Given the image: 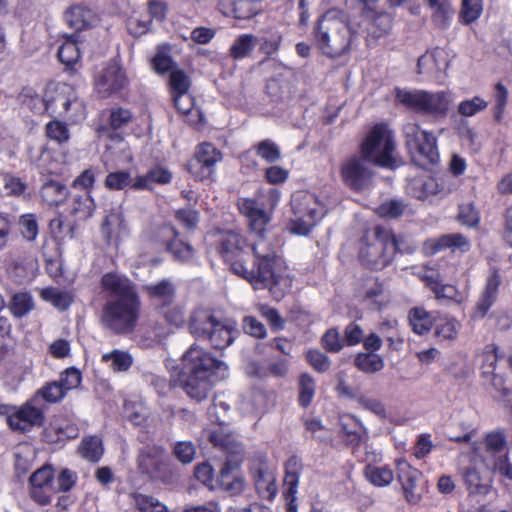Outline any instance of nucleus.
<instances>
[{
	"mask_svg": "<svg viewBox=\"0 0 512 512\" xmlns=\"http://www.w3.org/2000/svg\"><path fill=\"white\" fill-rule=\"evenodd\" d=\"M457 333V322L454 319H447L435 326V335L442 340H453Z\"/></svg>",
	"mask_w": 512,
	"mask_h": 512,
	"instance_id": "nucleus-59",
	"label": "nucleus"
},
{
	"mask_svg": "<svg viewBox=\"0 0 512 512\" xmlns=\"http://www.w3.org/2000/svg\"><path fill=\"white\" fill-rule=\"evenodd\" d=\"M53 479V470L49 466H44L36 470L29 479L30 485L42 487H51Z\"/></svg>",
	"mask_w": 512,
	"mask_h": 512,
	"instance_id": "nucleus-63",
	"label": "nucleus"
},
{
	"mask_svg": "<svg viewBox=\"0 0 512 512\" xmlns=\"http://www.w3.org/2000/svg\"><path fill=\"white\" fill-rule=\"evenodd\" d=\"M64 17L67 24L76 31H81L91 27L96 20V14L94 11L82 4L71 6L65 12Z\"/></svg>",
	"mask_w": 512,
	"mask_h": 512,
	"instance_id": "nucleus-23",
	"label": "nucleus"
},
{
	"mask_svg": "<svg viewBox=\"0 0 512 512\" xmlns=\"http://www.w3.org/2000/svg\"><path fill=\"white\" fill-rule=\"evenodd\" d=\"M254 262L248 266V272L254 276H245L255 289H269L276 300H281L290 287V280L275 269L276 247L265 235L256 236L251 246Z\"/></svg>",
	"mask_w": 512,
	"mask_h": 512,
	"instance_id": "nucleus-3",
	"label": "nucleus"
},
{
	"mask_svg": "<svg viewBox=\"0 0 512 512\" xmlns=\"http://www.w3.org/2000/svg\"><path fill=\"white\" fill-rule=\"evenodd\" d=\"M210 442L223 450L226 460L222 465L217 478L218 486L231 495L240 494L245 487V480L240 473V466L243 461V446L237 437L219 427L209 434Z\"/></svg>",
	"mask_w": 512,
	"mask_h": 512,
	"instance_id": "nucleus-4",
	"label": "nucleus"
},
{
	"mask_svg": "<svg viewBox=\"0 0 512 512\" xmlns=\"http://www.w3.org/2000/svg\"><path fill=\"white\" fill-rule=\"evenodd\" d=\"M134 503L140 512H167L166 506L152 496L135 494Z\"/></svg>",
	"mask_w": 512,
	"mask_h": 512,
	"instance_id": "nucleus-45",
	"label": "nucleus"
},
{
	"mask_svg": "<svg viewBox=\"0 0 512 512\" xmlns=\"http://www.w3.org/2000/svg\"><path fill=\"white\" fill-rule=\"evenodd\" d=\"M95 210V203L88 191H84L82 194L77 195L74 198V205L72 208V214L78 216L82 220L90 218Z\"/></svg>",
	"mask_w": 512,
	"mask_h": 512,
	"instance_id": "nucleus-39",
	"label": "nucleus"
},
{
	"mask_svg": "<svg viewBox=\"0 0 512 512\" xmlns=\"http://www.w3.org/2000/svg\"><path fill=\"white\" fill-rule=\"evenodd\" d=\"M266 92L272 101H283L291 96L289 83L278 78H272L267 81Z\"/></svg>",
	"mask_w": 512,
	"mask_h": 512,
	"instance_id": "nucleus-42",
	"label": "nucleus"
},
{
	"mask_svg": "<svg viewBox=\"0 0 512 512\" xmlns=\"http://www.w3.org/2000/svg\"><path fill=\"white\" fill-rule=\"evenodd\" d=\"M422 473L411 467L406 461L397 463V479L402 486L405 499L411 504H417L421 498L423 489L419 486Z\"/></svg>",
	"mask_w": 512,
	"mask_h": 512,
	"instance_id": "nucleus-16",
	"label": "nucleus"
},
{
	"mask_svg": "<svg viewBox=\"0 0 512 512\" xmlns=\"http://www.w3.org/2000/svg\"><path fill=\"white\" fill-rule=\"evenodd\" d=\"M43 399L50 403H56L65 397L66 392L59 381L47 383L41 390L38 391Z\"/></svg>",
	"mask_w": 512,
	"mask_h": 512,
	"instance_id": "nucleus-54",
	"label": "nucleus"
},
{
	"mask_svg": "<svg viewBox=\"0 0 512 512\" xmlns=\"http://www.w3.org/2000/svg\"><path fill=\"white\" fill-rule=\"evenodd\" d=\"M366 479L374 486L384 487L389 485L394 478L393 472L386 466L377 467L367 465L364 470Z\"/></svg>",
	"mask_w": 512,
	"mask_h": 512,
	"instance_id": "nucleus-36",
	"label": "nucleus"
},
{
	"mask_svg": "<svg viewBox=\"0 0 512 512\" xmlns=\"http://www.w3.org/2000/svg\"><path fill=\"white\" fill-rule=\"evenodd\" d=\"M257 154L266 162L274 163L281 158L279 147L271 140H263L256 145Z\"/></svg>",
	"mask_w": 512,
	"mask_h": 512,
	"instance_id": "nucleus-49",
	"label": "nucleus"
},
{
	"mask_svg": "<svg viewBox=\"0 0 512 512\" xmlns=\"http://www.w3.org/2000/svg\"><path fill=\"white\" fill-rule=\"evenodd\" d=\"M145 291L152 300L156 301L162 307L172 305L176 294L175 285L169 279H163L158 283L146 285Z\"/></svg>",
	"mask_w": 512,
	"mask_h": 512,
	"instance_id": "nucleus-24",
	"label": "nucleus"
},
{
	"mask_svg": "<svg viewBox=\"0 0 512 512\" xmlns=\"http://www.w3.org/2000/svg\"><path fill=\"white\" fill-rule=\"evenodd\" d=\"M408 319L412 330L418 335L428 333L434 323V317L421 307H414L409 311Z\"/></svg>",
	"mask_w": 512,
	"mask_h": 512,
	"instance_id": "nucleus-31",
	"label": "nucleus"
},
{
	"mask_svg": "<svg viewBox=\"0 0 512 512\" xmlns=\"http://www.w3.org/2000/svg\"><path fill=\"white\" fill-rule=\"evenodd\" d=\"M227 369L225 362L194 344L182 356L178 383L191 399L201 402L210 391V377L224 378Z\"/></svg>",
	"mask_w": 512,
	"mask_h": 512,
	"instance_id": "nucleus-2",
	"label": "nucleus"
},
{
	"mask_svg": "<svg viewBox=\"0 0 512 512\" xmlns=\"http://www.w3.org/2000/svg\"><path fill=\"white\" fill-rule=\"evenodd\" d=\"M157 239L176 260L188 262L192 259L194 255L193 247L178 238V232L172 225L164 224L159 227Z\"/></svg>",
	"mask_w": 512,
	"mask_h": 512,
	"instance_id": "nucleus-14",
	"label": "nucleus"
},
{
	"mask_svg": "<svg viewBox=\"0 0 512 512\" xmlns=\"http://www.w3.org/2000/svg\"><path fill=\"white\" fill-rule=\"evenodd\" d=\"M291 206L294 213L291 230L299 235H307L320 220L326 210L318 197L309 191H297L292 195Z\"/></svg>",
	"mask_w": 512,
	"mask_h": 512,
	"instance_id": "nucleus-10",
	"label": "nucleus"
},
{
	"mask_svg": "<svg viewBox=\"0 0 512 512\" xmlns=\"http://www.w3.org/2000/svg\"><path fill=\"white\" fill-rule=\"evenodd\" d=\"M46 135L51 140H55L58 143H64L69 139V130L65 123L53 120L46 125Z\"/></svg>",
	"mask_w": 512,
	"mask_h": 512,
	"instance_id": "nucleus-52",
	"label": "nucleus"
},
{
	"mask_svg": "<svg viewBox=\"0 0 512 512\" xmlns=\"http://www.w3.org/2000/svg\"><path fill=\"white\" fill-rule=\"evenodd\" d=\"M41 296L45 301L63 311L67 310L73 302V296L70 292L53 287L43 289Z\"/></svg>",
	"mask_w": 512,
	"mask_h": 512,
	"instance_id": "nucleus-34",
	"label": "nucleus"
},
{
	"mask_svg": "<svg viewBox=\"0 0 512 512\" xmlns=\"http://www.w3.org/2000/svg\"><path fill=\"white\" fill-rule=\"evenodd\" d=\"M218 322L210 310L199 308L190 317L189 329L194 337L206 340Z\"/></svg>",
	"mask_w": 512,
	"mask_h": 512,
	"instance_id": "nucleus-20",
	"label": "nucleus"
},
{
	"mask_svg": "<svg viewBox=\"0 0 512 512\" xmlns=\"http://www.w3.org/2000/svg\"><path fill=\"white\" fill-rule=\"evenodd\" d=\"M487 106V101L479 96H475L472 99L460 102L458 106V113L465 117H472L478 112L485 110Z\"/></svg>",
	"mask_w": 512,
	"mask_h": 512,
	"instance_id": "nucleus-48",
	"label": "nucleus"
},
{
	"mask_svg": "<svg viewBox=\"0 0 512 512\" xmlns=\"http://www.w3.org/2000/svg\"><path fill=\"white\" fill-rule=\"evenodd\" d=\"M126 83L125 72L116 63L108 64L95 78L96 91L103 98L120 91Z\"/></svg>",
	"mask_w": 512,
	"mask_h": 512,
	"instance_id": "nucleus-15",
	"label": "nucleus"
},
{
	"mask_svg": "<svg viewBox=\"0 0 512 512\" xmlns=\"http://www.w3.org/2000/svg\"><path fill=\"white\" fill-rule=\"evenodd\" d=\"M276 479L273 473L265 468H258L255 472V488L259 496L266 500H272L277 492Z\"/></svg>",
	"mask_w": 512,
	"mask_h": 512,
	"instance_id": "nucleus-29",
	"label": "nucleus"
},
{
	"mask_svg": "<svg viewBox=\"0 0 512 512\" xmlns=\"http://www.w3.org/2000/svg\"><path fill=\"white\" fill-rule=\"evenodd\" d=\"M21 234L29 241L35 240L38 234V224L33 214L22 215L19 219Z\"/></svg>",
	"mask_w": 512,
	"mask_h": 512,
	"instance_id": "nucleus-56",
	"label": "nucleus"
},
{
	"mask_svg": "<svg viewBox=\"0 0 512 512\" xmlns=\"http://www.w3.org/2000/svg\"><path fill=\"white\" fill-rule=\"evenodd\" d=\"M501 285V277L498 271H493V273L487 278L486 285L484 291L477 302L474 317L483 318L491 306L495 303L498 290Z\"/></svg>",
	"mask_w": 512,
	"mask_h": 512,
	"instance_id": "nucleus-22",
	"label": "nucleus"
},
{
	"mask_svg": "<svg viewBox=\"0 0 512 512\" xmlns=\"http://www.w3.org/2000/svg\"><path fill=\"white\" fill-rule=\"evenodd\" d=\"M236 334L237 330L233 326L219 321L206 340L214 349L223 350L232 344Z\"/></svg>",
	"mask_w": 512,
	"mask_h": 512,
	"instance_id": "nucleus-28",
	"label": "nucleus"
},
{
	"mask_svg": "<svg viewBox=\"0 0 512 512\" xmlns=\"http://www.w3.org/2000/svg\"><path fill=\"white\" fill-rule=\"evenodd\" d=\"M392 27V19L388 14H379L372 21L369 32L374 38L387 34Z\"/></svg>",
	"mask_w": 512,
	"mask_h": 512,
	"instance_id": "nucleus-53",
	"label": "nucleus"
},
{
	"mask_svg": "<svg viewBox=\"0 0 512 512\" xmlns=\"http://www.w3.org/2000/svg\"><path fill=\"white\" fill-rule=\"evenodd\" d=\"M132 182L127 171L111 172L106 176L105 186L110 190H121Z\"/></svg>",
	"mask_w": 512,
	"mask_h": 512,
	"instance_id": "nucleus-55",
	"label": "nucleus"
},
{
	"mask_svg": "<svg viewBox=\"0 0 512 512\" xmlns=\"http://www.w3.org/2000/svg\"><path fill=\"white\" fill-rule=\"evenodd\" d=\"M159 454L160 449L157 447L145 446L141 448L138 455V465L140 470L143 473L154 477L159 465Z\"/></svg>",
	"mask_w": 512,
	"mask_h": 512,
	"instance_id": "nucleus-32",
	"label": "nucleus"
},
{
	"mask_svg": "<svg viewBox=\"0 0 512 512\" xmlns=\"http://www.w3.org/2000/svg\"><path fill=\"white\" fill-rule=\"evenodd\" d=\"M396 143L386 124H376L360 145V154L374 166L395 169L400 163L394 155Z\"/></svg>",
	"mask_w": 512,
	"mask_h": 512,
	"instance_id": "nucleus-7",
	"label": "nucleus"
},
{
	"mask_svg": "<svg viewBox=\"0 0 512 512\" xmlns=\"http://www.w3.org/2000/svg\"><path fill=\"white\" fill-rule=\"evenodd\" d=\"M152 65H153L154 70L158 74H165L166 72H169V71L171 73L172 70L176 69L175 68L176 64L172 60L171 56H169L163 52H160V51L152 59Z\"/></svg>",
	"mask_w": 512,
	"mask_h": 512,
	"instance_id": "nucleus-62",
	"label": "nucleus"
},
{
	"mask_svg": "<svg viewBox=\"0 0 512 512\" xmlns=\"http://www.w3.org/2000/svg\"><path fill=\"white\" fill-rule=\"evenodd\" d=\"M315 394V382L309 374H302L299 378V403L308 407Z\"/></svg>",
	"mask_w": 512,
	"mask_h": 512,
	"instance_id": "nucleus-44",
	"label": "nucleus"
},
{
	"mask_svg": "<svg viewBox=\"0 0 512 512\" xmlns=\"http://www.w3.org/2000/svg\"><path fill=\"white\" fill-rule=\"evenodd\" d=\"M395 98L407 109L434 119L444 118L450 105V96L444 91L396 88Z\"/></svg>",
	"mask_w": 512,
	"mask_h": 512,
	"instance_id": "nucleus-8",
	"label": "nucleus"
},
{
	"mask_svg": "<svg viewBox=\"0 0 512 512\" xmlns=\"http://www.w3.org/2000/svg\"><path fill=\"white\" fill-rule=\"evenodd\" d=\"M44 422V414L41 409L26 403L21 408L15 409L7 415V423L14 431L27 432L33 426H41Z\"/></svg>",
	"mask_w": 512,
	"mask_h": 512,
	"instance_id": "nucleus-19",
	"label": "nucleus"
},
{
	"mask_svg": "<svg viewBox=\"0 0 512 512\" xmlns=\"http://www.w3.org/2000/svg\"><path fill=\"white\" fill-rule=\"evenodd\" d=\"M322 345L326 351L338 353L344 346V339L340 337L338 329L331 328L322 337Z\"/></svg>",
	"mask_w": 512,
	"mask_h": 512,
	"instance_id": "nucleus-51",
	"label": "nucleus"
},
{
	"mask_svg": "<svg viewBox=\"0 0 512 512\" xmlns=\"http://www.w3.org/2000/svg\"><path fill=\"white\" fill-rule=\"evenodd\" d=\"M261 0H220L219 9L225 16H233L236 19H250L258 11V3Z\"/></svg>",
	"mask_w": 512,
	"mask_h": 512,
	"instance_id": "nucleus-21",
	"label": "nucleus"
},
{
	"mask_svg": "<svg viewBox=\"0 0 512 512\" xmlns=\"http://www.w3.org/2000/svg\"><path fill=\"white\" fill-rule=\"evenodd\" d=\"M175 217L187 229H191V230L196 229L198 222H199V216H198L197 211H195L191 208H183V209L178 210L176 212Z\"/></svg>",
	"mask_w": 512,
	"mask_h": 512,
	"instance_id": "nucleus-64",
	"label": "nucleus"
},
{
	"mask_svg": "<svg viewBox=\"0 0 512 512\" xmlns=\"http://www.w3.org/2000/svg\"><path fill=\"white\" fill-rule=\"evenodd\" d=\"M405 208L406 205L403 201L392 199L382 203L377 208V213L383 218L396 219L403 214Z\"/></svg>",
	"mask_w": 512,
	"mask_h": 512,
	"instance_id": "nucleus-50",
	"label": "nucleus"
},
{
	"mask_svg": "<svg viewBox=\"0 0 512 512\" xmlns=\"http://www.w3.org/2000/svg\"><path fill=\"white\" fill-rule=\"evenodd\" d=\"M8 307L14 317L22 318L33 310L34 301L30 293L18 292L12 295Z\"/></svg>",
	"mask_w": 512,
	"mask_h": 512,
	"instance_id": "nucleus-33",
	"label": "nucleus"
},
{
	"mask_svg": "<svg viewBox=\"0 0 512 512\" xmlns=\"http://www.w3.org/2000/svg\"><path fill=\"white\" fill-rule=\"evenodd\" d=\"M102 361L106 363L111 362L112 369L118 372L127 371L133 362L132 357L127 352L120 350L104 354Z\"/></svg>",
	"mask_w": 512,
	"mask_h": 512,
	"instance_id": "nucleus-43",
	"label": "nucleus"
},
{
	"mask_svg": "<svg viewBox=\"0 0 512 512\" xmlns=\"http://www.w3.org/2000/svg\"><path fill=\"white\" fill-rule=\"evenodd\" d=\"M374 166L362 154H354L345 159L340 166V176L343 184L354 192L369 189L373 183Z\"/></svg>",
	"mask_w": 512,
	"mask_h": 512,
	"instance_id": "nucleus-11",
	"label": "nucleus"
},
{
	"mask_svg": "<svg viewBox=\"0 0 512 512\" xmlns=\"http://www.w3.org/2000/svg\"><path fill=\"white\" fill-rule=\"evenodd\" d=\"M238 208L247 217L251 232L255 236L265 235L270 216L264 210L263 204L255 199L242 198L238 200Z\"/></svg>",
	"mask_w": 512,
	"mask_h": 512,
	"instance_id": "nucleus-18",
	"label": "nucleus"
},
{
	"mask_svg": "<svg viewBox=\"0 0 512 512\" xmlns=\"http://www.w3.org/2000/svg\"><path fill=\"white\" fill-rule=\"evenodd\" d=\"M222 160V153L210 143L197 146L194 156L189 160L188 171L198 180L212 176L216 163Z\"/></svg>",
	"mask_w": 512,
	"mask_h": 512,
	"instance_id": "nucleus-13",
	"label": "nucleus"
},
{
	"mask_svg": "<svg viewBox=\"0 0 512 512\" xmlns=\"http://www.w3.org/2000/svg\"><path fill=\"white\" fill-rule=\"evenodd\" d=\"M244 239L234 231L223 233L219 239V252L231 271L245 279V276L254 277L248 272L247 258L249 253L243 250Z\"/></svg>",
	"mask_w": 512,
	"mask_h": 512,
	"instance_id": "nucleus-12",
	"label": "nucleus"
},
{
	"mask_svg": "<svg viewBox=\"0 0 512 512\" xmlns=\"http://www.w3.org/2000/svg\"><path fill=\"white\" fill-rule=\"evenodd\" d=\"M306 357L309 364L318 372H326L330 367L328 356L318 350H309Z\"/></svg>",
	"mask_w": 512,
	"mask_h": 512,
	"instance_id": "nucleus-60",
	"label": "nucleus"
},
{
	"mask_svg": "<svg viewBox=\"0 0 512 512\" xmlns=\"http://www.w3.org/2000/svg\"><path fill=\"white\" fill-rule=\"evenodd\" d=\"M101 285L107 294L102 311V323L114 334L131 333L137 324L140 300L133 283L117 273L102 276Z\"/></svg>",
	"mask_w": 512,
	"mask_h": 512,
	"instance_id": "nucleus-1",
	"label": "nucleus"
},
{
	"mask_svg": "<svg viewBox=\"0 0 512 512\" xmlns=\"http://www.w3.org/2000/svg\"><path fill=\"white\" fill-rule=\"evenodd\" d=\"M124 230V220L121 212V207L114 208L106 215L104 222L101 226V232L105 240L110 243L114 238H117Z\"/></svg>",
	"mask_w": 512,
	"mask_h": 512,
	"instance_id": "nucleus-30",
	"label": "nucleus"
},
{
	"mask_svg": "<svg viewBox=\"0 0 512 512\" xmlns=\"http://www.w3.org/2000/svg\"><path fill=\"white\" fill-rule=\"evenodd\" d=\"M358 404L362 408L371 411L379 418H386V408L385 405L380 400L375 398H368L362 395V397H358Z\"/></svg>",
	"mask_w": 512,
	"mask_h": 512,
	"instance_id": "nucleus-61",
	"label": "nucleus"
},
{
	"mask_svg": "<svg viewBox=\"0 0 512 512\" xmlns=\"http://www.w3.org/2000/svg\"><path fill=\"white\" fill-rule=\"evenodd\" d=\"M257 38L251 34L239 36L230 48V55L234 59H242L247 57L255 48Z\"/></svg>",
	"mask_w": 512,
	"mask_h": 512,
	"instance_id": "nucleus-38",
	"label": "nucleus"
},
{
	"mask_svg": "<svg viewBox=\"0 0 512 512\" xmlns=\"http://www.w3.org/2000/svg\"><path fill=\"white\" fill-rule=\"evenodd\" d=\"M59 60L67 65L71 66L76 63L80 58V51L75 39V35H70L67 40L58 49Z\"/></svg>",
	"mask_w": 512,
	"mask_h": 512,
	"instance_id": "nucleus-40",
	"label": "nucleus"
},
{
	"mask_svg": "<svg viewBox=\"0 0 512 512\" xmlns=\"http://www.w3.org/2000/svg\"><path fill=\"white\" fill-rule=\"evenodd\" d=\"M73 91L69 85L57 84L46 89L42 99L44 110L51 115L62 116L66 114L72 105Z\"/></svg>",
	"mask_w": 512,
	"mask_h": 512,
	"instance_id": "nucleus-17",
	"label": "nucleus"
},
{
	"mask_svg": "<svg viewBox=\"0 0 512 512\" xmlns=\"http://www.w3.org/2000/svg\"><path fill=\"white\" fill-rule=\"evenodd\" d=\"M80 453L90 462H98L103 454L102 441L97 436H91L82 440Z\"/></svg>",
	"mask_w": 512,
	"mask_h": 512,
	"instance_id": "nucleus-41",
	"label": "nucleus"
},
{
	"mask_svg": "<svg viewBox=\"0 0 512 512\" xmlns=\"http://www.w3.org/2000/svg\"><path fill=\"white\" fill-rule=\"evenodd\" d=\"M396 252L410 254L413 248H402L400 240L390 229L376 226L365 236L359 258L368 269L382 270L392 262Z\"/></svg>",
	"mask_w": 512,
	"mask_h": 512,
	"instance_id": "nucleus-6",
	"label": "nucleus"
},
{
	"mask_svg": "<svg viewBox=\"0 0 512 512\" xmlns=\"http://www.w3.org/2000/svg\"><path fill=\"white\" fill-rule=\"evenodd\" d=\"M429 243L431 252L434 254L447 248L452 250L458 249L461 252H468L471 247L468 238L460 233L445 234L437 239L430 240Z\"/></svg>",
	"mask_w": 512,
	"mask_h": 512,
	"instance_id": "nucleus-25",
	"label": "nucleus"
},
{
	"mask_svg": "<svg viewBox=\"0 0 512 512\" xmlns=\"http://www.w3.org/2000/svg\"><path fill=\"white\" fill-rule=\"evenodd\" d=\"M169 84L173 95L188 92L191 86V79L181 69L172 70L169 77Z\"/></svg>",
	"mask_w": 512,
	"mask_h": 512,
	"instance_id": "nucleus-46",
	"label": "nucleus"
},
{
	"mask_svg": "<svg viewBox=\"0 0 512 512\" xmlns=\"http://www.w3.org/2000/svg\"><path fill=\"white\" fill-rule=\"evenodd\" d=\"M354 365L364 373H376L383 369V358L375 353H358Z\"/></svg>",
	"mask_w": 512,
	"mask_h": 512,
	"instance_id": "nucleus-35",
	"label": "nucleus"
},
{
	"mask_svg": "<svg viewBox=\"0 0 512 512\" xmlns=\"http://www.w3.org/2000/svg\"><path fill=\"white\" fill-rule=\"evenodd\" d=\"M174 454L183 464L191 463L195 456V446L191 441H180L174 446Z\"/></svg>",
	"mask_w": 512,
	"mask_h": 512,
	"instance_id": "nucleus-58",
	"label": "nucleus"
},
{
	"mask_svg": "<svg viewBox=\"0 0 512 512\" xmlns=\"http://www.w3.org/2000/svg\"><path fill=\"white\" fill-rule=\"evenodd\" d=\"M461 475L469 493L485 494L487 492L488 487L483 483V479L475 467L463 468Z\"/></svg>",
	"mask_w": 512,
	"mask_h": 512,
	"instance_id": "nucleus-37",
	"label": "nucleus"
},
{
	"mask_svg": "<svg viewBox=\"0 0 512 512\" xmlns=\"http://www.w3.org/2000/svg\"><path fill=\"white\" fill-rule=\"evenodd\" d=\"M407 149L412 162L428 168L439 161L437 139L432 132L423 130L418 124H408L404 128Z\"/></svg>",
	"mask_w": 512,
	"mask_h": 512,
	"instance_id": "nucleus-9",
	"label": "nucleus"
},
{
	"mask_svg": "<svg viewBox=\"0 0 512 512\" xmlns=\"http://www.w3.org/2000/svg\"><path fill=\"white\" fill-rule=\"evenodd\" d=\"M314 39L317 47L328 57L335 58L348 52L352 31L346 14L336 9L324 13L314 28Z\"/></svg>",
	"mask_w": 512,
	"mask_h": 512,
	"instance_id": "nucleus-5",
	"label": "nucleus"
},
{
	"mask_svg": "<svg viewBox=\"0 0 512 512\" xmlns=\"http://www.w3.org/2000/svg\"><path fill=\"white\" fill-rule=\"evenodd\" d=\"M40 193L45 203L50 206H59L66 201L69 190L63 183L49 180L42 185Z\"/></svg>",
	"mask_w": 512,
	"mask_h": 512,
	"instance_id": "nucleus-27",
	"label": "nucleus"
},
{
	"mask_svg": "<svg viewBox=\"0 0 512 512\" xmlns=\"http://www.w3.org/2000/svg\"><path fill=\"white\" fill-rule=\"evenodd\" d=\"M482 0H462L460 17L464 24H470L480 17Z\"/></svg>",
	"mask_w": 512,
	"mask_h": 512,
	"instance_id": "nucleus-47",
	"label": "nucleus"
},
{
	"mask_svg": "<svg viewBox=\"0 0 512 512\" xmlns=\"http://www.w3.org/2000/svg\"><path fill=\"white\" fill-rule=\"evenodd\" d=\"M81 379L80 371L74 367H70L61 373L59 383L67 393V391L77 388L81 383Z\"/></svg>",
	"mask_w": 512,
	"mask_h": 512,
	"instance_id": "nucleus-57",
	"label": "nucleus"
},
{
	"mask_svg": "<svg viewBox=\"0 0 512 512\" xmlns=\"http://www.w3.org/2000/svg\"><path fill=\"white\" fill-rule=\"evenodd\" d=\"M79 429L76 424L69 422L64 418L55 419L48 428H46L47 437L51 441H64L74 439L78 436Z\"/></svg>",
	"mask_w": 512,
	"mask_h": 512,
	"instance_id": "nucleus-26",
	"label": "nucleus"
}]
</instances>
